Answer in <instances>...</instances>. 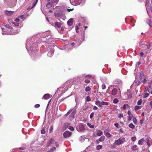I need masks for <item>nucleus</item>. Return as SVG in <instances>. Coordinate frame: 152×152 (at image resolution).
Returning a JSON list of instances; mask_svg holds the SVG:
<instances>
[{"label":"nucleus","instance_id":"14","mask_svg":"<svg viewBox=\"0 0 152 152\" xmlns=\"http://www.w3.org/2000/svg\"><path fill=\"white\" fill-rule=\"evenodd\" d=\"M144 141V139L143 138H142L138 141V143L139 144L141 145H142Z\"/></svg>","mask_w":152,"mask_h":152},{"label":"nucleus","instance_id":"42","mask_svg":"<svg viewBox=\"0 0 152 152\" xmlns=\"http://www.w3.org/2000/svg\"><path fill=\"white\" fill-rule=\"evenodd\" d=\"M123 117V115L121 113H120L118 115V117L119 118H122Z\"/></svg>","mask_w":152,"mask_h":152},{"label":"nucleus","instance_id":"19","mask_svg":"<svg viewBox=\"0 0 152 152\" xmlns=\"http://www.w3.org/2000/svg\"><path fill=\"white\" fill-rule=\"evenodd\" d=\"M129 127L132 129H134L135 127L134 125L132 123L129 124Z\"/></svg>","mask_w":152,"mask_h":152},{"label":"nucleus","instance_id":"57","mask_svg":"<svg viewBox=\"0 0 152 152\" xmlns=\"http://www.w3.org/2000/svg\"><path fill=\"white\" fill-rule=\"evenodd\" d=\"M143 55H144V53H143V52H141L140 53V56H141V57H142L143 56Z\"/></svg>","mask_w":152,"mask_h":152},{"label":"nucleus","instance_id":"21","mask_svg":"<svg viewBox=\"0 0 152 152\" xmlns=\"http://www.w3.org/2000/svg\"><path fill=\"white\" fill-rule=\"evenodd\" d=\"M91 88L89 86L86 87L85 88V91L86 92H88L91 91Z\"/></svg>","mask_w":152,"mask_h":152},{"label":"nucleus","instance_id":"31","mask_svg":"<svg viewBox=\"0 0 152 152\" xmlns=\"http://www.w3.org/2000/svg\"><path fill=\"white\" fill-rule=\"evenodd\" d=\"M118 99L116 98H115L113 100V102L114 103H117L118 102Z\"/></svg>","mask_w":152,"mask_h":152},{"label":"nucleus","instance_id":"4","mask_svg":"<svg viewBox=\"0 0 152 152\" xmlns=\"http://www.w3.org/2000/svg\"><path fill=\"white\" fill-rule=\"evenodd\" d=\"M125 95L127 96V97L124 98V99H127L130 98H131L132 96V94L130 92H127L124 94Z\"/></svg>","mask_w":152,"mask_h":152},{"label":"nucleus","instance_id":"7","mask_svg":"<svg viewBox=\"0 0 152 152\" xmlns=\"http://www.w3.org/2000/svg\"><path fill=\"white\" fill-rule=\"evenodd\" d=\"M117 92V90L116 88H113L111 94L113 96H115Z\"/></svg>","mask_w":152,"mask_h":152},{"label":"nucleus","instance_id":"39","mask_svg":"<svg viewBox=\"0 0 152 152\" xmlns=\"http://www.w3.org/2000/svg\"><path fill=\"white\" fill-rule=\"evenodd\" d=\"M38 0H36V1H35V2L33 4V6L31 7V8H33L34 7L35 5H36Z\"/></svg>","mask_w":152,"mask_h":152},{"label":"nucleus","instance_id":"58","mask_svg":"<svg viewBox=\"0 0 152 152\" xmlns=\"http://www.w3.org/2000/svg\"><path fill=\"white\" fill-rule=\"evenodd\" d=\"M56 149V148L55 147H53L51 149V151H53Z\"/></svg>","mask_w":152,"mask_h":152},{"label":"nucleus","instance_id":"54","mask_svg":"<svg viewBox=\"0 0 152 152\" xmlns=\"http://www.w3.org/2000/svg\"><path fill=\"white\" fill-rule=\"evenodd\" d=\"M136 137H132V140L133 141H135L136 140Z\"/></svg>","mask_w":152,"mask_h":152},{"label":"nucleus","instance_id":"56","mask_svg":"<svg viewBox=\"0 0 152 152\" xmlns=\"http://www.w3.org/2000/svg\"><path fill=\"white\" fill-rule=\"evenodd\" d=\"M14 20L16 22H18L20 21V19L18 18L15 19Z\"/></svg>","mask_w":152,"mask_h":152},{"label":"nucleus","instance_id":"13","mask_svg":"<svg viewBox=\"0 0 152 152\" xmlns=\"http://www.w3.org/2000/svg\"><path fill=\"white\" fill-rule=\"evenodd\" d=\"M50 0H47V1L49 2ZM59 0H51L52 3H53L54 4H56L57 3H58Z\"/></svg>","mask_w":152,"mask_h":152},{"label":"nucleus","instance_id":"32","mask_svg":"<svg viewBox=\"0 0 152 152\" xmlns=\"http://www.w3.org/2000/svg\"><path fill=\"white\" fill-rule=\"evenodd\" d=\"M87 125L91 128H93L94 127V125H91V124L90 123H88L87 124Z\"/></svg>","mask_w":152,"mask_h":152},{"label":"nucleus","instance_id":"61","mask_svg":"<svg viewBox=\"0 0 152 152\" xmlns=\"http://www.w3.org/2000/svg\"><path fill=\"white\" fill-rule=\"evenodd\" d=\"M127 114L129 115H132V114H131V113L130 111H128Z\"/></svg>","mask_w":152,"mask_h":152},{"label":"nucleus","instance_id":"24","mask_svg":"<svg viewBox=\"0 0 152 152\" xmlns=\"http://www.w3.org/2000/svg\"><path fill=\"white\" fill-rule=\"evenodd\" d=\"M133 115H129V116H128V117H127L128 121H130L132 119V118H133Z\"/></svg>","mask_w":152,"mask_h":152},{"label":"nucleus","instance_id":"37","mask_svg":"<svg viewBox=\"0 0 152 152\" xmlns=\"http://www.w3.org/2000/svg\"><path fill=\"white\" fill-rule=\"evenodd\" d=\"M53 126H50V129H49V132L50 133L52 132H53Z\"/></svg>","mask_w":152,"mask_h":152},{"label":"nucleus","instance_id":"9","mask_svg":"<svg viewBox=\"0 0 152 152\" xmlns=\"http://www.w3.org/2000/svg\"><path fill=\"white\" fill-rule=\"evenodd\" d=\"M54 24L55 26L58 28H60L61 25V23L58 22H56Z\"/></svg>","mask_w":152,"mask_h":152},{"label":"nucleus","instance_id":"44","mask_svg":"<svg viewBox=\"0 0 152 152\" xmlns=\"http://www.w3.org/2000/svg\"><path fill=\"white\" fill-rule=\"evenodd\" d=\"M150 89L147 87H145V91L146 92H149Z\"/></svg>","mask_w":152,"mask_h":152},{"label":"nucleus","instance_id":"27","mask_svg":"<svg viewBox=\"0 0 152 152\" xmlns=\"http://www.w3.org/2000/svg\"><path fill=\"white\" fill-rule=\"evenodd\" d=\"M105 135L106 136L107 138H109L111 137V134L109 133L108 132L106 133L105 134Z\"/></svg>","mask_w":152,"mask_h":152},{"label":"nucleus","instance_id":"20","mask_svg":"<svg viewBox=\"0 0 152 152\" xmlns=\"http://www.w3.org/2000/svg\"><path fill=\"white\" fill-rule=\"evenodd\" d=\"M76 113V110H74L72 111L71 115V116L73 118H74L75 115Z\"/></svg>","mask_w":152,"mask_h":152},{"label":"nucleus","instance_id":"3","mask_svg":"<svg viewBox=\"0 0 152 152\" xmlns=\"http://www.w3.org/2000/svg\"><path fill=\"white\" fill-rule=\"evenodd\" d=\"M71 4L73 5H76L79 4L80 3V0H70Z\"/></svg>","mask_w":152,"mask_h":152},{"label":"nucleus","instance_id":"43","mask_svg":"<svg viewBox=\"0 0 152 152\" xmlns=\"http://www.w3.org/2000/svg\"><path fill=\"white\" fill-rule=\"evenodd\" d=\"M86 100L87 102H89L91 101V99L89 96H88L86 97Z\"/></svg>","mask_w":152,"mask_h":152},{"label":"nucleus","instance_id":"49","mask_svg":"<svg viewBox=\"0 0 152 152\" xmlns=\"http://www.w3.org/2000/svg\"><path fill=\"white\" fill-rule=\"evenodd\" d=\"M40 107V105L39 104H37L35 105L34 107L36 108H38Z\"/></svg>","mask_w":152,"mask_h":152},{"label":"nucleus","instance_id":"47","mask_svg":"<svg viewBox=\"0 0 152 152\" xmlns=\"http://www.w3.org/2000/svg\"><path fill=\"white\" fill-rule=\"evenodd\" d=\"M102 89L103 90V89H105L106 88V86H105V84H102Z\"/></svg>","mask_w":152,"mask_h":152},{"label":"nucleus","instance_id":"5","mask_svg":"<svg viewBox=\"0 0 152 152\" xmlns=\"http://www.w3.org/2000/svg\"><path fill=\"white\" fill-rule=\"evenodd\" d=\"M140 47L141 48H144L145 49H149L150 48V45L148 44H147L146 45H140Z\"/></svg>","mask_w":152,"mask_h":152},{"label":"nucleus","instance_id":"6","mask_svg":"<svg viewBox=\"0 0 152 152\" xmlns=\"http://www.w3.org/2000/svg\"><path fill=\"white\" fill-rule=\"evenodd\" d=\"M14 12L12 11L6 10L4 11V13L7 15H12Z\"/></svg>","mask_w":152,"mask_h":152},{"label":"nucleus","instance_id":"26","mask_svg":"<svg viewBox=\"0 0 152 152\" xmlns=\"http://www.w3.org/2000/svg\"><path fill=\"white\" fill-rule=\"evenodd\" d=\"M132 120L133 121V122L135 124H137L138 122H137V119H136V118L135 117H134V118H133Z\"/></svg>","mask_w":152,"mask_h":152},{"label":"nucleus","instance_id":"18","mask_svg":"<svg viewBox=\"0 0 152 152\" xmlns=\"http://www.w3.org/2000/svg\"><path fill=\"white\" fill-rule=\"evenodd\" d=\"M147 22L150 26L152 27V21L149 19H148L147 20Z\"/></svg>","mask_w":152,"mask_h":152},{"label":"nucleus","instance_id":"35","mask_svg":"<svg viewBox=\"0 0 152 152\" xmlns=\"http://www.w3.org/2000/svg\"><path fill=\"white\" fill-rule=\"evenodd\" d=\"M142 102V99H140L137 102V104L138 105L141 104Z\"/></svg>","mask_w":152,"mask_h":152},{"label":"nucleus","instance_id":"63","mask_svg":"<svg viewBox=\"0 0 152 152\" xmlns=\"http://www.w3.org/2000/svg\"><path fill=\"white\" fill-rule=\"evenodd\" d=\"M150 104L151 108L152 109V101L150 102Z\"/></svg>","mask_w":152,"mask_h":152},{"label":"nucleus","instance_id":"8","mask_svg":"<svg viewBox=\"0 0 152 152\" xmlns=\"http://www.w3.org/2000/svg\"><path fill=\"white\" fill-rule=\"evenodd\" d=\"M50 95L49 94H45L42 97V99H47L50 97Z\"/></svg>","mask_w":152,"mask_h":152},{"label":"nucleus","instance_id":"41","mask_svg":"<svg viewBox=\"0 0 152 152\" xmlns=\"http://www.w3.org/2000/svg\"><path fill=\"white\" fill-rule=\"evenodd\" d=\"M45 128H43L41 131V133L42 134H45Z\"/></svg>","mask_w":152,"mask_h":152},{"label":"nucleus","instance_id":"38","mask_svg":"<svg viewBox=\"0 0 152 152\" xmlns=\"http://www.w3.org/2000/svg\"><path fill=\"white\" fill-rule=\"evenodd\" d=\"M127 106L128 107L129 106V105L128 104H124L123 106L122 107L123 109L124 110H125L126 109V107Z\"/></svg>","mask_w":152,"mask_h":152},{"label":"nucleus","instance_id":"45","mask_svg":"<svg viewBox=\"0 0 152 152\" xmlns=\"http://www.w3.org/2000/svg\"><path fill=\"white\" fill-rule=\"evenodd\" d=\"M73 110V109H70L69 111L65 115V116H67V115H69L71 113V112H72Z\"/></svg>","mask_w":152,"mask_h":152},{"label":"nucleus","instance_id":"23","mask_svg":"<svg viewBox=\"0 0 152 152\" xmlns=\"http://www.w3.org/2000/svg\"><path fill=\"white\" fill-rule=\"evenodd\" d=\"M141 108V106H135L134 108L135 110L136 111L139 109H140Z\"/></svg>","mask_w":152,"mask_h":152},{"label":"nucleus","instance_id":"25","mask_svg":"<svg viewBox=\"0 0 152 152\" xmlns=\"http://www.w3.org/2000/svg\"><path fill=\"white\" fill-rule=\"evenodd\" d=\"M53 51H49L48 52V56L49 57H51L53 55Z\"/></svg>","mask_w":152,"mask_h":152},{"label":"nucleus","instance_id":"64","mask_svg":"<svg viewBox=\"0 0 152 152\" xmlns=\"http://www.w3.org/2000/svg\"><path fill=\"white\" fill-rule=\"evenodd\" d=\"M149 93H151L152 94V89H150Z\"/></svg>","mask_w":152,"mask_h":152},{"label":"nucleus","instance_id":"28","mask_svg":"<svg viewBox=\"0 0 152 152\" xmlns=\"http://www.w3.org/2000/svg\"><path fill=\"white\" fill-rule=\"evenodd\" d=\"M149 95V94L147 93H144L143 95V98H145L147 97Z\"/></svg>","mask_w":152,"mask_h":152},{"label":"nucleus","instance_id":"40","mask_svg":"<svg viewBox=\"0 0 152 152\" xmlns=\"http://www.w3.org/2000/svg\"><path fill=\"white\" fill-rule=\"evenodd\" d=\"M148 86L150 89H152V81L149 84Z\"/></svg>","mask_w":152,"mask_h":152},{"label":"nucleus","instance_id":"30","mask_svg":"<svg viewBox=\"0 0 152 152\" xmlns=\"http://www.w3.org/2000/svg\"><path fill=\"white\" fill-rule=\"evenodd\" d=\"M6 26L7 28L10 30L12 29V27L11 26H10L9 24H7L6 25Z\"/></svg>","mask_w":152,"mask_h":152},{"label":"nucleus","instance_id":"15","mask_svg":"<svg viewBox=\"0 0 152 152\" xmlns=\"http://www.w3.org/2000/svg\"><path fill=\"white\" fill-rule=\"evenodd\" d=\"M103 134L102 132L100 130H99L97 133V135L98 136H100Z\"/></svg>","mask_w":152,"mask_h":152},{"label":"nucleus","instance_id":"34","mask_svg":"<svg viewBox=\"0 0 152 152\" xmlns=\"http://www.w3.org/2000/svg\"><path fill=\"white\" fill-rule=\"evenodd\" d=\"M68 129L72 131H74V129L73 127L71 126H69Z\"/></svg>","mask_w":152,"mask_h":152},{"label":"nucleus","instance_id":"2","mask_svg":"<svg viewBox=\"0 0 152 152\" xmlns=\"http://www.w3.org/2000/svg\"><path fill=\"white\" fill-rule=\"evenodd\" d=\"M72 134L71 132L68 131H66L64 133L63 135L65 138H66L68 137H70Z\"/></svg>","mask_w":152,"mask_h":152},{"label":"nucleus","instance_id":"22","mask_svg":"<svg viewBox=\"0 0 152 152\" xmlns=\"http://www.w3.org/2000/svg\"><path fill=\"white\" fill-rule=\"evenodd\" d=\"M52 4L51 2H49L47 4L46 7L48 8H49L52 7Z\"/></svg>","mask_w":152,"mask_h":152},{"label":"nucleus","instance_id":"33","mask_svg":"<svg viewBox=\"0 0 152 152\" xmlns=\"http://www.w3.org/2000/svg\"><path fill=\"white\" fill-rule=\"evenodd\" d=\"M140 79H141V78H144V74L143 72H141L140 73Z\"/></svg>","mask_w":152,"mask_h":152},{"label":"nucleus","instance_id":"46","mask_svg":"<svg viewBox=\"0 0 152 152\" xmlns=\"http://www.w3.org/2000/svg\"><path fill=\"white\" fill-rule=\"evenodd\" d=\"M85 82L86 83H89L90 82V80H89L86 79Z\"/></svg>","mask_w":152,"mask_h":152},{"label":"nucleus","instance_id":"12","mask_svg":"<svg viewBox=\"0 0 152 152\" xmlns=\"http://www.w3.org/2000/svg\"><path fill=\"white\" fill-rule=\"evenodd\" d=\"M108 104V103L107 102H104L103 101L101 102L100 103V107H102V105H107Z\"/></svg>","mask_w":152,"mask_h":152},{"label":"nucleus","instance_id":"29","mask_svg":"<svg viewBox=\"0 0 152 152\" xmlns=\"http://www.w3.org/2000/svg\"><path fill=\"white\" fill-rule=\"evenodd\" d=\"M102 148V146L101 145H98L96 147V149L98 150H99L101 148Z\"/></svg>","mask_w":152,"mask_h":152},{"label":"nucleus","instance_id":"52","mask_svg":"<svg viewBox=\"0 0 152 152\" xmlns=\"http://www.w3.org/2000/svg\"><path fill=\"white\" fill-rule=\"evenodd\" d=\"M79 29V28L78 26H76L75 27V30L76 31L77 33H78V30Z\"/></svg>","mask_w":152,"mask_h":152},{"label":"nucleus","instance_id":"1","mask_svg":"<svg viewBox=\"0 0 152 152\" xmlns=\"http://www.w3.org/2000/svg\"><path fill=\"white\" fill-rule=\"evenodd\" d=\"M125 141V139L124 138H119L115 141L114 144L118 145L123 144Z\"/></svg>","mask_w":152,"mask_h":152},{"label":"nucleus","instance_id":"53","mask_svg":"<svg viewBox=\"0 0 152 152\" xmlns=\"http://www.w3.org/2000/svg\"><path fill=\"white\" fill-rule=\"evenodd\" d=\"M19 149L20 150H26V148H25V147H20L19 148Z\"/></svg>","mask_w":152,"mask_h":152},{"label":"nucleus","instance_id":"59","mask_svg":"<svg viewBox=\"0 0 152 152\" xmlns=\"http://www.w3.org/2000/svg\"><path fill=\"white\" fill-rule=\"evenodd\" d=\"M94 110H96L98 109V107L96 106H94L93 108Z\"/></svg>","mask_w":152,"mask_h":152},{"label":"nucleus","instance_id":"10","mask_svg":"<svg viewBox=\"0 0 152 152\" xmlns=\"http://www.w3.org/2000/svg\"><path fill=\"white\" fill-rule=\"evenodd\" d=\"M54 141V140L53 138H51L50 141L48 142L47 146L48 147L50 145L53 144Z\"/></svg>","mask_w":152,"mask_h":152},{"label":"nucleus","instance_id":"16","mask_svg":"<svg viewBox=\"0 0 152 152\" xmlns=\"http://www.w3.org/2000/svg\"><path fill=\"white\" fill-rule=\"evenodd\" d=\"M105 138V137L104 136H102L99 139V140L100 142H102L104 140Z\"/></svg>","mask_w":152,"mask_h":152},{"label":"nucleus","instance_id":"36","mask_svg":"<svg viewBox=\"0 0 152 152\" xmlns=\"http://www.w3.org/2000/svg\"><path fill=\"white\" fill-rule=\"evenodd\" d=\"M100 102L99 100H97V101H96L95 102V104L98 105L99 107H100Z\"/></svg>","mask_w":152,"mask_h":152},{"label":"nucleus","instance_id":"62","mask_svg":"<svg viewBox=\"0 0 152 152\" xmlns=\"http://www.w3.org/2000/svg\"><path fill=\"white\" fill-rule=\"evenodd\" d=\"M140 124H142L143 123V121L142 120H140Z\"/></svg>","mask_w":152,"mask_h":152},{"label":"nucleus","instance_id":"11","mask_svg":"<svg viewBox=\"0 0 152 152\" xmlns=\"http://www.w3.org/2000/svg\"><path fill=\"white\" fill-rule=\"evenodd\" d=\"M73 24V20L71 18L69 20L67 21V24L70 26H71Z\"/></svg>","mask_w":152,"mask_h":152},{"label":"nucleus","instance_id":"50","mask_svg":"<svg viewBox=\"0 0 152 152\" xmlns=\"http://www.w3.org/2000/svg\"><path fill=\"white\" fill-rule=\"evenodd\" d=\"M114 125L117 128H119V127H118L119 125H118V123H115L114 124Z\"/></svg>","mask_w":152,"mask_h":152},{"label":"nucleus","instance_id":"55","mask_svg":"<svg viewBox=\"0 0 152 152\" xmlns=\"http://www.w3.org/2000/svg\"><path fill=\"white\" fill-rule=\"evenodd\" d=\"M86 77H88L89 79L91 78V75H88L86 76Z\"/></svg>","mask_w":152,"mask_h":152},{"label":"nucleus","instance_id":"48","mask_svg":"<svg viewBox=\"0 0 152 152\" xmlns=\"http://www.w3.org/2000/svg\"><path fill=\"white\" fill-rule=\"evenodd\" d=\"M94 113L93 112L90 115V118H92V117L94 116Z\"/></svg>","mask_w":152,"mask_h":152},{"label":"nucleus","instance_id":"60","mask_svg":"<svg viewBox=\"0 0 152 152\" xmlns=\"http://www.w3.org/2000/svg\"><path fill=\"white\" fill-rule=\"evenodd\" d=\"M74 10V9L73 8H72V9H67V10L69 12H70V11H72Z\"/></svg>","mask_w":152,"mask_h":152},{"label":"nucleus","instance_id":"17","mask_svg":"<svg viewBox=\"0 0 152 152\" xmlns=\"http://www.w3.org/2000/svg\"><path fill=\"white\" fill-rule=\"evenodd\" d=\"M141 81L142 82L143 84L147 82V80L144 77L140 79Z\"/></svg>","mask_w":152,"mask_h":152},{"label":"nucleus","instance_id":"51","mask_svg":"<svg viewBox=\"0 0 152 152\" xmlns=\"http://www.w3.org/2000/svg\"><path fill=\"white\" fill-rule=\"evenodd\" d=\"M55 145H56V147H58L59 146L58 143L57 142H55Z\"/></svg>","mask_w":152,"mask_h":152}]
</instances>
